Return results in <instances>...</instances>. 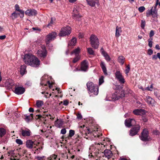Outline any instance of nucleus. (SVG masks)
<instances>
[{
    "instance_id": "ea45409f",
    "label": "nucleus",
    "mask_w": 160,
    "mask_h": 160,
    "mask_svg": "<svg viewBox=\"0 0 160 160\" xmlns=\"http://www.w3.org/2000/svg\"><path fill=\"white\" fill-rule=\"evenodd\" d=\"M130 69V66L129 65H127L126 68V69L125 70V73L126 74H128L129 71Z\"/></svg>"
},
{
    "instance_id": "7ed1b4c3",
    "label": "nucleus",
    "mask_w": 160,
    "mask_h": 160,
    "mask_svg": "<svg viewBox=\"0 0 160 160\" xmlns=\"http://www.w3.org/2000/svg\"><path fill=\"white\" fill-rule=\"evenodd\" d=\"M140 138L143 141H149L151 140V138L149 136L148 130L146 128L143 130Z\"/></svg>"
},
{
    "instance_id": "4d7b16f0",
    "label": "nucleus",
    "mask_w": 160,
    "mask_h": 160,
    "mask_svg": "<svg viewBox=\"0 0 160 160\" xmlns=\"http://www.w3.org/2000/svg\"><path fill=\"white\" fill-rule=\"evenodd\" d=\"M44 158V156H42L41 157L37 156L36 157V158L38 160H41L43 159Z\"/></svg>"
},
{
    "instance_id": "20e7f679",
    "label": "nucleus",
    "mask_w": 160,
    "mask_h": 160,
    "mask_svg": "<svg viewBox=\"0 0 160 160\" xmlns=\"http://www.w3.org/2000/svg\"><path fill=\"white\" fill-rule=\"evenodd\" d=\"M71 32V28L69 26L62 28L59 34V36H64L69 34Z\"/></svg>"
},
{
    "instance_id": "58836bf2",
    "label": "nucleus",
    "mask_w": 160,
    "mask_h": 160,
    "mask_svg": "<svg viewBox=\"0 0 160 160\" xmlns=\"http://www.w3.org/2000/svg\"><path fill=\"white\" fill-rule=\"evenodd\" d=\"M75 134V131L74 130H70L69 131V137H72Z\"/></svg>"
},
{
    "instance_id": "680f3d73",
    "label": "nucleus",
    "mask_w": 160,
    "mask_h": 160,
    "mask_svg": "<svg viewBox=\"0 0 160 160\" xmlns=\"http://www.w3.org/2000/svg\"><path fill=\"white\" fill-rule=\"evenodd\" d=\"M148 46L149 47H150V48H152V42H153L152 41H148Z\"/></svg>"
},
{
    "instance_id": "4468645a",
    "label": "nucleus",
    "mask_w": 160,
    "mask_h": 160,
    "mask_svg": "<svg viewBox=\"0 0 160 160\" xmlns=\"http://www.w3.org/2000/svg\"><path fill=\"white\" fill-rule=\"evenodd\" d=\"M133 113L136 115L143 116L146 113V111L143 109H138L134 110Z\"/></svg>"
},
{
    "instance_id": "6e6d98bb",
    "label": "nucleus",
    "mask_w": 160,
    "mask_h": 160,
    "mask_svg": "<svg viewBox=\"0 0 160 160\" xmlns=\"http://www.w3.org/2000/svg\"><path fill=\"white\" fill-rule=\"evenodd\" d=\"M66 132V129L63 128L62 129L61 131V133L62 134H65Z\"/></svg>"
},
{
    "instance_id": "79ce46f5",
    "label": "nucleus",
    "mask_w": 160,
    "mask_h": 160,
    "mask_svg": "<svg viewBox=\"0 0 160 160\" xmlns=\"http://www.w3.org/2000/svg\"><path fill=\"white\" fill-rule=\"evenodd\" d=\"M16 142L19 145H22L23 144L22 141L20 139H17L16 140Z\"/></svg>"
},
{
    "instance_id": "dca6fc26",
    "label": "nucleus",
    "mask_w": 160,
    "mask_h": 160,
    "mask_svg": "<svg viewBox=\"0 0 160 160\" xmlns=\"http://www.w3.org/2000/svg\"><path fill=\"white\" fill-rule=\"evenodd\" d=\"M104 155L103 156V157H105L107 158L108 159L111 158L113 154L111 151L109 149H106L104 150Z\"/></svg>"
},
{
    "instance_id": "37998d69",
    "label": "nucleus",
    "mask_w": 160,
    "mask_h": 160,
    "mask_svg": "<svg viewBox=\"0 0 160 160\" xmlns=\"http://www.w3.org/2000/svg\"><path fill=\"white\" fill-rule=\"evenodd\" d=\"M80 59V57L78 56H76V57L72 61L73 63H76Z\"/></svg>"
},
{
    "instance_id": "b1692460",
    "label": "nucleus",
    "mask_w": 160,
    "mask_h": 160,
    "mask_svg": "<svg viewBox=\"0 0 160 160\" xmlns=\"http://www.w3.org/2000/svg\"><path fill=\"white\" fill-rule=\"evenodd\" d=\"M80 52V49L79 47L77 48L76 49H74L71 52V55L73 54H75L76 56H78Z\"/></svg>"
},
{
    "instance_id": "f704fd0d",
    "label": "nucleus",
    "mask_w": 160,
    "mask_h": 160,
    "mask_svg": "<svg viewBox=\"0 0 160 160\" xmlns=\"http://www.w3.org/2000/svg\"><path fill=\"white\" fill-rule=\"evenodd\" d=\"M6 84L8 85V87L11 88L12 86L14 85V83L13 82V81L12 80L9 81L8 82H7L6 83Z\"/></svg>"
},
{
    "instance_id": "9d476101",
    "label": "nucleus",
    "mask_w": 160,
    "mask_h": 160,
    "mask_svg": "<svg viewBox=\"0 0 160 160\" xmlns=\"http://www.w3.org/2000/svg\"><path fill=\"white\" fill-rule=\"evenodd\" d=\"M136 121L133 119H126L125 121V124L127 127H130L135 125Z\"/></svg>"
},
{
    "instance_id": "473e14b6",
    "label": "nucleus",
    "mask_w": 160,
    "mask_h": 160,
    "mask_svg": "<svg viewBox=\"0 0 160 160\" xmlns=\"http://www.w3.org/2000/svg\"><path fill=\"white\" fill-rule=\"evenodd\" d=\"M117 94L118 92H117L112 95V98L114 99L115 100H118L120 98V95Z\"/></svg>"
},
{
    "instance_id": "e433bc0d",
    "label": "nucleus",
    "mask_w": 160,
    "mask_h": 160,
    "mask_svg": "<svg viewBox=\"0 0 160 160\" xmlns=\"http://www.w3.org/2000/svg\"><path fill=\"white\" fill-rule=\"evenodd\" d=\"M103 55L105 57V59L107 61H110L111 59L110 58L107 53L104 54Z\"/></svg>"
},
{
    "instance_id": "f03ea898",
    "label": "nucleus",
    "mask_w": 160,
    "mask_h": 160,
    "mask_svg": "<svg viewBox=\"0 0 160 160\" xmlns=\"http://www.w3.org/2000/svg\"><path fill=\"white\" fill-rule=\"evenodd\" d=\"M88 90L91 93L97 95L98 93V88L97 86H95L94 84L91 82H88L87 83Z\"/></svg>"
},
{
    "instance_id": "a18cd8bd",
    "label": "nucleus",
    "mask_w": 160,
    "mask_h": 160,
    "mask_svg": "<svg viewBox=\"0 0 160 160\" xmlns=\"http://www.w3.org/2000/svg\"><path fill=\"white\" fill-rule=\"evenodd\" d=\"M145 25V20H142L141 21V27L144 29Z\"/></svg>"
},
{
    "instance_id": "69168bd1",
    "label": "nucleus",
    "mask_w": 160,
    "mask_h": 160,
    "mask_svg": "<svg viewBox=\"0 0 160 160\" xmlns=\"http://www.w3.org/2000/svg\"><path fill=\"white\" fill-rule=\"evenodd\" d=\"M78 15H77V17H73V18L76 19H79L80 18H81L82 17V16L80 15V14H78Z\"/></svg>"
},
{
    "instance_id": "2eb2a0df",
    "label": "nucleus",
    "mask_w": 160,
    "mask_h": 160,
    "mask_svg": "<svg viewBox=\"0 0 160 160\" xmlns=\"http://www.w3.org/2000/svg\"><path fill=\"white\" fill-rule=\"evenodd\" d=\"M25 91V89L21 87H17L15 88L14 92L18 94H22Z\"/></svg>"
},
{
    "instance_id": "e2e57ef3",
    "label": "nucleus",
    "mask_w": 160,
    "mask_h": 160,
    "mask_svg": "<svg viewBox=\"0 0 160 160\" xmlns=\"http://www.w3.org/2000/svg\"><path fill=\"white\" fill-rule=\"evenodd\" d=\"M158 58L157 55H154L152 56V59L153 60H156Z\"/></svg>"
},
{
    "instance_id": "6e6552de",
    "label": "nucleus",
    "mask_w": 160,
    "mask_h": 160,
    "mask_svg": "<svg viewBox=\"0 0 160 160\" xmlns=\"http://www.w3.org/2000/svg\"><path fill=\"white\" fill-rule=\"evenodd\" d=\"M37 55L40 58H45L47 56V51L45 48L38 50L37 52Z\"/></svg>"
},
{
    "instance_id": "864d4df0",
    "label": "nucleus",
    "mask_w": 160,
    "mask_h": 160,
    "mask_svg": "<svg viewBox=\"0 0 160 160\" xmlns=\"http://www.w3.org/2000/svg\"><path fill=\"white\" fill-rule=\"evenodd\" d=\"M154 32L153 30L150 31L149 33V37L150 38L152 37L154 35Z\"/></svg>"
},
{
    "instance_id": "338daca9",
    "label": "nucleus",
    "mask_w": 160,
    "mask_h": 160,
    "mask_svg": "<svg viewBox=\"0 0 160 160\" xmlns=\"http://www.w3.org/2000/svg\"><path fill=\"white\" fill-rule=\"evenodd\" d=\"M152 17L153 18H155V17L157 18L158 15V13H152Z\"/></svg>"
},
{
    "instance_id": "a19ab883",
    "label": "nucleus",
    "mask_w": 160,
    "mask_h": 160,
    "mask_svg": "<svg viewBox=\"0 0 160 160\" xmlns=\"http://www.w3.org/2000/svg\"><path fill=\"white\" fill-rule=\"evenodd\" d=\"M54 23V22L53 21L52 18H51V20L50 22L48 23V24L47 25V27H49L50 26H52V25Z\"/></svg>"
},
{
    "instance_id": "6ab92c4d",
    "label": "nucleus",
    "mask_w": 160,
    "mask_h": 160,
    "mask_svg": "<svg viewBox=\"0 0 160 160\" xmlns=\"http://www.w3.org/2000/svg\"><path fill=\"white\" fill-rule=\"evenodd\" d=\"M88 63L86 60L83 61L81 65V69L82 70L86 71L88 69Z\"/></svg>"
},
{
    "instance_id": "052dcab7",
    "label": "nucleus",
    "mask_w": 160,
    "mask_h": 160,
    "mask_svg": "<svg viewBox=\"0 0 160 160\" xmlns=\"http://www.w3.org/2000/svg\"><path fill=\"white\" fill-rule=\"evenodd\" d=\"M142 120L145 122H147L148 121V119L145 117H142Z\"/></svg>"
},
{
    "instance_id": "49530a36",
    "label": "nucleus",
    "mask_w": 160,
    "mask_h": 160,
    "mask_svg": "<svg viewBox=\"0 0 160 160\" xmlns=\"http://www.w3.org/2000/svg\"><path fill=\"white\" fill-rule=\"evenodd\" d=\"M152 8L148 11L146 13V16L147 17H148L149 15H152Z\"/></svg>"
},
{
    "instance_id": "c756f323",
    "label": "nucleus",
    "mask_w": 160,
    "mask_h": 160,
    "mask_svg": "<svg viewBox=\"0 0 160 160\" xmlns=\"http://www.w3.org/2000/svg\"><path fill=\"white\" fill-rule=\"evenodd\" d=\"M88 4L92 7H94L95 5V2L94 0H86Z\"/></svg>"
},
{
    "instance_id": "4be33fe9",
    "label": "nucleus",
    "mask_w": 160,
    "mask_h": 160,
    "mask_svg": "<svg viewBox=\"0 0 160 160\" xmlns=\"http://www.w3.org/2000/svg\"><path fill=\"white\" fill-rule=\"evenodd\" d=\"M100 66L103 71L104 74L105 75L108 74L107 72V70L106 68L105 65L104 63L103 62H101L100 64Z\"/></svg>"
},
{
    "instance_id": "1a4fd4ad",
    "label": "nucleus",
    "mask_w": 160,
    "mask_h": 160,
    "mask_svg": "<svg viewBox=\"0 0 160 160\" xmlns=\"http://www.w3.org/2000/svg\"><path fill=\"white\" fill-rule=\"evenodd\" d=\"M116 78L121 84H123L125 82L124 79L121 73L119 71H117L115 73Z\"/></svg>"
},
{
    "instance_id": "9b49d317",
    "label": "nucleus",
    "mask_w": 160,
    "mask_h": 160,
    "mask_svg": "<svg viewBox=\"0 0 160 160\" xmlns=\"http://www.w3.org/2000/svg\"><path fill=\"white\" fill-rule=\"evenodd\" d=\"M57 34L55 32H52L49 33L47 36L46 41L47 42L53 40L56 37Z\"/></svg>"
},
{
    "instance_id": "c9c22d12",
    "label": "nucleus",
    "mask_w": 160,
    "mask_h": 160,
    "mask_svg": "<svg viewBox=\"0 0 160 160\" xmlns=\"http://www.w3.org/2000/svg\"><path fill=\"white\" fill-rule=\"evenodd\" d=\"M15 8L16 11H18L19 12H22V10L20 9L19 6L18 4H16L15 6Z\"/></svg>"
},
{
    "instance_id": "7c9ffc66",
    "label": "nucleus",
    "mask_w": 160,
    "mask_h": 160,
    "mask_svg": "<svg viewBox=\"0 0 160 160\" xmlns=\"http://www.w3.org/2000/svg\"><path fill=\"white\" fill-rule=\"evenodd\" d=\"M48 116H51V115L50 114L49 115H36V116L38 117L37 119H40L41 120H42V119H44V118H46V116L48 117Z\"/></svg>"
},
{
    "instance_id": "f257e3e1",
    "label": "nucleus",
    "mask_w": 160,
    "mask_h": 160,
    "mask_svg": "<svg viewBox=\"0 0 160 160\" xmlns=\"http://www.w3.org/2000/svg\"><path fill=\"white\" fill-rule=\"evenodd\" d=\"M90 41L91 46L93 48L97 49L98 48L100 43L96 36L92 34L90 38Z\"/></svg>"
},
{
    "instance_id": "bb28decb",
    "label": "nucleus",
    "mask_w": 160,
    "mask_h": 160,
    "mask_svg": "<svg viewBox=\"0 0 160 160\" xmlns=\"http://www.w3.org/2000/svg\"><path fill=\"white\" fill-rule=\"evenodd\" d=\"M33 114H30L29 115H25V119L26 122H28L30 120L32 119L33 118Z\"/></svg>"
},
{
    "instance_id": "c85d7f7f",
    "label": "nucleus",
    "mask_w": 160,
    "mask_h": 160,
    "mask_svg": "<svg viewBox=\"0 0 160 160\" xmlns=\"http://www.w3.org/2000/svg\"><path fill=\"white\" fill-rule=\"evenodd\" d=\"M76 43V39L75 38H73L68 43L69 46H74Z\"/></svg>"
},
{
    "instance_id": "5fc2aeb1",
    "label": "nucleus",
    "mask_w": 160,
    "mask_h": 160,
    "mask_svg": "<svg viewBox=\"0 0 160 160\" xmlns=\"http://www.w3.org/2000/svg\"><path fill=\"white\" fill-rule=\"evenodd\" d=\"M77 118L78 119H81L82 118V117L81 114L78 113L77 115Z\"/></svg>"
},
{
    "instance_id": "3c124183",
    "label": "nucleus",
    "mask_w": 160,
    "mask_h": 160,
    "mask_svg": "<svg viewBox=\"0 0 160 160\" xmlns=\"http://www.w3.org/2000/svg\"><path fill=\"white\" fill-rule=\"evenodd\" d=\"M57 157V155H53L50 157L49 158H50V159H49L50 160H52L53 159L55 160L56 159Z\"/></svg>"
},
{
    "instance_id": "09e8293b",
    "label": "nucleus",
    "mask_w": 160,
    "mask_h": 160,
    "mask_svg": "<svg viewBox=\"0 0 160 160\" xmlns=\"http://www.w3.org/2000/svg\"><path fill=\"white\" fill-rule=\"evenodd\" d=\"M103 82V77L102 76L99 79V85H101L102 84V83Z\"/></svg>"
},
{
    "instance_id": "4c0bfd02",
    "label": "nucleus",
    "mask_w": 160,
    "mask_h": 160,
    "mask_svg": "<svg viewBox=\"0 0 160 160\" xmlns=\"http://www.w3.org/2000/svg\"><path fill=\"white\" fill-rule=\"evenodd\" d=\"M88 53L90 55H93L94 52L91 48H88L87 49Z\"/></svg>"
},
{
    "instance_id": "a211bd4d",
    "label": "nucleus",
    "mask_w": 160,
    "mask_h": 160,
    "mask_svg": "<svg viewBox=\"0 0 160 160\" xmlns=\"http://www.w3.org/2000/svg\"><path fill=\"white\" fill-rule=\"evenodd\" d=\"M145 99L148 103L151 106L154 105V100L151 97L148 96H146Z\"/></svg>"
},
{
    "instance_id": "a878e982",
    "label": "nucleus",
    "mask_w": 160,
    "mask_h": 160,
    "mask_svg": "<svg viewBox=\"0 0 160 160\" xmlns=\"http://www.w3.org/2000/svg\"><path fill=\"white\" fill-rule=\"evenodd\" d=\"M6 130L4 128H0V137L1 138L2 137L6 134Z\"/></svg>"
},
{
    "instance_id": "de8ad7c7",
    "label": "nucleus",
    "mask_w": 160,
    "mask_h": 160,
    "mask_svg": "<svg viewBox=\"0 0 160 160\" xmlns=\"http://www.w3.org/2000/svg\"><path fill=\"white\" fill-rule=\"evenodd\" d=\"M145 8L144 6H141L139 8L138 10L140 12H142L145 10Z\"/></svg>"
},
{
    "instance_id": "72a5a7b5",
    "label": "nucleus",
    "mask_w": 160,
    "mask_h": 160,
    "mask_svg": "<svg viewBox=\"0 0 160 160\" xmlns=\"http://www.w3.org/2000/svg\"><path fill=\"white\" fill-rule=\"evenodd\" d=\"M43 104V102L41 100H37L36 102V105L38 107H40L42 106Z\"/></svg>"
},
{
    "instance_id": "c03bdc74",
    "label": "nucleus",
    "mask_w": 160,
    "mask_h": 160,
    "mask_svg": "<svg viewBox=\"0 0 160 160\" xmlns=\"http://www.w3.org/2000/svg\"><path fill=\"white\" fill-rule=\"evenodd\" d=\"M93 136L95 137H98V138H100L101 136H102V133H101L99 134V133H98V132H96L95 134H93Z\"/></svg>"
},
{
    "instance_id": "39448f33",
    "label": "nucleus",
    "mask_w": 160,
    "mask_h": 160,
    "mask_svg": "<svg viewBox=\"0 0 160 160\" xmlns=\"http://www.w3.org/2000/svg\"><path fill=\"white\" fill-rule=\"evenodd\" d=\"M33 55L27 54H25L23 58V61L27 65L33 66L34 64L31 63V61H32Z\"/></svg>"
},
{
    "instance_id": "0e129e2a",
    "label": "nucleus",
    "mask_w": 160,
    "mask_h": 160,
    "mask_svg": "<svg viewBox=\"0 0 160 160\" xmlns=\"http://www.w3.org/2000/svg\"><path fill=\"white\" fill-rule=\"evenodd\" d=\"M101 52L102 54L103 55L104 54H105L106 52L104 51L103 48H102L101 49Z\"/></svg>"
},
{
    "instance_id": "603ef678",
    "label": "nucleus",
    "mask_w": 160,
    "mask_h": 160,
    "mask_svg": "<svg viewBox=\"0 0 160 160\" xmlns=\"http://www.w3.org/2000/svg\"><path fill=\"white\" fill-rule=\"evenodd\" d=\"M120 98H122L124 97L125 94L123 91H121L120 94Z\"/></svg>"
},
{
    "instance_id": "13d9d810",
    "label": "nucleus",
    "mask_w": 160,
    "mask_h": 160,
    "mask_svg": "<svg viewBox=\"0 0 160 160\" xmlns=\"http://www.w3.org/2000/svg\"><path fill=\"white\" fill-rule=\"evenodd\" d=\"M152 88H153V84H152L150 86V87H149V86L147 88V89L148 91H152V89H151L150 88L152 89Z\"/></svg>"
},
{
    "instance_id": "bf43d9fd",
    "label": "nucleus",
    "mask_w": 160,
    "mask_h": 160,
    "mask_svg": "<svg viewBox=\"0 0 160 160\" xmlns=\"http://www.w3.org/2000/svg\"><path fill=\"white\" fill-rule=\"evenodd\" d=\"M62 121L58 122V125H57V127H58L59 128L62 126Z\"/></svg>"
},
{
    "instance_id": "423d86ee",
    "label": "nucleus",
    "mask_w": 160,
    "mask_h": 160,
    "mask_svg": "<svg viewBox=\"0 0 160 160\" xmlns=\"http://www.w3.org/2000/svg\"><path fill=\"white\" fill-rule=\"evenodd\" d=\"M101 144V145H103L101 143H96L95 146H92L89 148V149L91 150V151L93 152L95 155H97L99 153V149H100L99 146Z\"/></svg>"
},
{
    "instance_id": "f3484780",
    "label": "nucleus",
    "mask_w": 160,
    "mask_h": 160,
    "mask_svg": "<svg viewBox=\"0 0 160 160\" xmlns=\"http://www.w3.org/2000/svg\"><path fill=\"white\" fill-rule=\"evenodd\" d=\"M21 134L23 137H28L30 135L31 132L30 130L28 129H23L22 128L21 129Z\"/></svg>"
},
{
    "instance_id": "412c9836",
    "label": "nucleus",
    "mask_w": 160,
    "mask_h": 160,
    "mask_svg": "<svg viewBox=\"0 0 160 160\" xmlns=\"http://www.w3.org/2000/svg\"><path fill=\"white\" fill-rule=\"evenodd\" d=\"M122 31L121 28L117 26L116 28L115 33V36L116 37L118 38L120 36Z\"/></svg>"
},
{
    "instance_id": "aec40b11",
    "label": "nucleus",
    "mask_w": 160,
    "mask_h": 160,
    "mask_svg": "<svg viewBox=\"0 0 160 160\" xmlns=\"http://www.w3.org/2000/svg\"><path fill=\"white\" fill-rule=\"evenodd\" d=\"M34 142L30 140H27L26 142V146L29 149H32L33 147Z\"/></svg>"
},
{
    "instance_id": "8fccbe9b",
    "label": "nucleus",
    "mask_w": 160,
    "mask_h": 160,
    "mask_svg": "<svg viewBox=\"0 0 160 160\" xmlns=\"http://www.w3.org/2000/svg\"><path fill=\"white\" fill-rule=\"evenodd\" d=\"M153 51L151 49H149L148 50V53L149 55H151L153 54Z\"/></svg>"
},
{
    "instance_id": "0eeeda50",
    "label": "nucleus",
    "mask_w": 160,
    "mask_h": 160,
    "mask_svg": "<svg viewBox=\"0 0 160 160\" xmlns=\"http://www.w3.org/2000/svg\"><path fill=\"white\" fill-rule=\"evenodd\" d=\"M140 126L138 124L132 128L130 131V135L133 136L136 135L140 130Z\"/></svg>"
},
{
    "instance_id": "393cba45",
    "label": "nucleus",
    "mask_w": 160,
    "mask_h": 160,
    "mask_svg": "<svg viewBox=\"0 0 160 160\" xmlns=\"http://www.w3.org/2000/svg\"><path fill=\"white\" fill-rule=\"evenodd\" d=\"M26 66L25 65H23L21 66L20 73L21 74L23 75L26 72Z\"/></svg>"
},
{
    "instance_id": "ddd939ff",
    "label": "nucleus",
    "mask_w": 160,
    "mask_h": 160,
    "mask_svg": "<svg viewBox=\"0 0 160 160\" xmlns=\"http://www.w3.org/2000/svg\"><path fill=\"white\" fill-rule=\"evenodd\" d=\"M25 14L29 16H35L37 14L36 10L34 9H28L25 12Z\"/></svg>"
},
{
    "instance_id": "774afa93",
    "label": "nucleus",
    "mask_w": 160,
    "mask_h": 160,
    "mask_svg": "<svg viewBox=\"0 0 160 160\" xmlns=\"http://www.w3.org/2000/svg\"><path fill=\"white\" fill-rule=\"evenodd\" d=\"M68 102L67 100H65L63 101V105L67 106L68 104Z\"/></svg>"
},
{
    "instance_id": "5701e85b",
    "label": "nucleus",
    "mask_w": 160,
    "mask_h": 160,
    "mask_svg": "<svg viewBox=\"0 0 160 160\" xmlns=\"http://www.w3.org/2000/svg\"><path fill=\"white\" fill-rule=\"evenodd\" d=\"M79 8L74 7L73 10V17H77L79 13Z\"/></svg>"
},
{
    "instance_id": "f8f14e48",
    "label": "nucleus",
    "mask_w": 160,
    "mask_h": 160,
    "mask_svg": "<svg viewBox=\"0 0 160 160\" xmlns=\"http://www.w3.org/2000/svg\"><path fill=\"white\" fill-rule=\"evenodd\" d=\"M31 63L34 64L33 66H31L32 67H37L39 66L40 64V61L36 57L33 56Z\"/></svg>"
},
{
    "instance_id": "cd10ccee",
    "label": "nucleus",
    "mask_w": 160,
    "mask_h": 160,
    "mask_svg": "<svg viewBox=\"0 0 160 160\" xmlns=\"http://www.w3.org/2000/svg\"><path fill=\"white\" fill-rule=\"evenodd\" d=\"M19 15H20V13H17L16 12H15L12 14L11 17L12 19L14 20Z\"/></svg>"
},
{
    "instance_id": "2f4dec72",
    "label": "nucleus",
    "mask_w": 160,
    "mask_h": 160,
    "mask_svg": "<svg viewBox=\"0 0 160 160\" xmlns=\"http://www.w3.org/2000/svg\"><path fill=\"white\" fill-rule=\"evenodd\" d=\"M125 58L122 56H119L118 59L119 62L121 63L122 65H123L124 62Z\"/></svg>"
}]
</instances>
